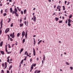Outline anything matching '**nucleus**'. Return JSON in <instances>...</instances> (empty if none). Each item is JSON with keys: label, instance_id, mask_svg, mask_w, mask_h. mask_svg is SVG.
<instances>
[{"label": "nucleus", "instance_id": "13", "mask_svg": "<svg viewBox=\"0 0 73 73\" xmlns=\"http://www.w3.org/2000/svg\"><path fill=\"white\" fill-rule=\"evenodd\" d=\"M68 23H70L72 22V21L70 19H68Z\"/></svg>", "mask_w": 73, "mask_h": 73}, {"label": "nucleus", "instance_id": "43", "mask_svg": "<svg viewBox=\"0 0 73 73\" xmlns=\"http://www.w3.org/2000/svg\"><path fill=\"white\" fill-rule=\"evenodd\" d=\"M7 66H5V69H6L7 68Z\"/></svg>", "mask_w": 73, "mask_h": 73}, {"label": "nucleus", "instance_id": "21", "mask_svg": "<svg viewBox=\"0 0 73 73\" xmlns=\"http://www.w3.org/2000/svg\"><path fill=\"white\" fill-rule=\"evenodd\" d=\"M36 65V63H35V64H33V66L34 67H35Z\"/></svg>", "mask_w": 73, "mask_h": 73}, {"label": "nucleus", "instance_id": "14", "mask_svg": "<svg viewBox=\"0 0 73 73\" xmlns=\"http://www.w3.org/2000/svg\"><path fill=\"white\" fill-rule=\"evenodd\" d=\"M25 39H26L24 38L23 39V41H22V42H23V44H24V43L25 42Z\"/></svg>", "mask_w": 73, "mask_h": 73}, {"label": "nucleus", "instance_id": "3", "mask_svg": "<svg viewBox=\"0 0 73 73\" xmlns=\"http://www.w3.org/2000/svg\"><path fill=\"white\" fill-rule=\"evenodd\" d=\"M9 28L7 29L5 31V33H7L9 31Z\"/></svg>", "mask_w": 73, "mask_h": 73}, {"label": "nucleus", "instance_id": "38", "mask_svg": "<svg viewBox=\"0 0 73 73\" xmlns=\"http://www.w3.org/2000/svg\"><path fill=\"white\" fill-rule=\"evenodd\" d=\"M27 53H28V52H27L26 51L25 52L24 54L25 55L26 54H27Z\"/></svg>", "mask_w": 73, "mask_h": 73}, {"label": "nucleus", "instance_id": "64", "mask_svg": "<svg viewBox=\"0 0 73 73\" xmlns=\"http://www.w3.org/2000/svg\"><path fill=\"white\" fill-rule=\"evenodd\" d=\"M12 63V62H9V64H10L11 63Z\"/></svg>", "mask_w": 73, "mask_h": 73}, {"label": "nucleus", "instance_id": "45", "mask_svg": "<svg viewBox=\"0 0 73 73\" xmlns=\"http://www.w3.org/2000/svg\"><path fill=\"white\" fill-rule=\"evenodd\" d=\"M15 11H13V13H12V14L13 15L14 14V13H15Z\"/></svg>", "mask_w": 73, "mask_h": 73}, {"label": "nucleus", "instance_id": "48", "mask_svg": "<svg viewBox=\"0 0 73 73\" xmlns=\"http://www.w3.org/2000/svg\"><path fill=\"white\" fill-rule=\"evenodd\" d=\"M21 13L22 15L23 14V11H21Z\"/></svg>", "mask_w": 73, "mask_h": 73}, {"label": "nucleus", "instance_id": "50", "mask_svg": "<svg viewBox=\"0 0 73 73\" xmlns=\"http://www.w3.org/2000/svg\"><path fill=\"white\" fill-rule=\"evenodd\" d=\"M42 65H43V63H44V61L43 60H42Z\"/></svg>", "mask_w": 73, "mask_h": 73}, {"label": "nucleus", "instance_id": "54", "mask_svg": "<svg viewBox=\"0 0 73 73\" xmlns=\"http://www.w3.org/2000/svg\"><path fill=\"white\" fill-rule=\"evenodd\" d=\"M15 37V35H13V36H12V38H14Z\"/></svg>", "mask_w": 73, "mask_h": 73}, {"label": "nucleus", "instance_id": "31", "mask_svg": "<svg viewBox=\"0 0 73 73\" xmlns=\"http://www.w3.org/2000/svg\"><path fill=\"white\" fill-rule=\"evenodd\" d=\"M23 60H22L21 61V64H23Z\"/></svg>", "mask_w": 73, "mask_h": 73}, {"label": "nucleus", "instance_id": "51", "mask_svg": "<svg viewBox=\"0 0 73 73\" xmlns=\"http://www.w3.org/2000/svg\"><path fill=\"white\" fill-rule=\"evenodd\" d=\"M36 60H37L38 61L39 60V58H36Z\"/></svg>", "mask_w": 73, "mask_h": 73}, {"label": "nucleus", "instance_id": "36", "mask_svg": "<svg viewBox=\"0 0 73 73\" xmlns=\"http://www.w3.org/2000/svg\"><path fill=\"white\" fill-rule=\"evenodd\" d=\"M41 72L40 70L38 71L37 72V73H39Z\"/></svg>", "mask_w": 73, "mask_h": 73}, {"label": "nucleus", "instance_id": "8", "mask_svg": "<svg viewBox=\"0 0 73 73\" xmlns=\"http://www.w3.org/2000/svg\"><path fill=\"white\" fill-rule=\"evenodd\" d=\"M55 20L56 21H57L59 20V19L58 18L56 17L55 18Z\"/></svg>", "mask_w": 73, "mask_h": 73}, {"label": "nucleus", "instance_id": "15", "mask_svg": "<svg viewBox=\"0 0 73 73\" xmlns=\"http://www.w3.org/2000/svg\"><path fill=\"white\" fill-rule=\"evenodd\" d=\"M5 51L6 52H7V45H5Z\"/></svg>", "mask_w": 73, "mask_h": 73}, {"label": "nucleus", "instance_id": "58", "mask_svg": "<svg viewBox=\"0 0 73 73\" xmlns=\"http://www.w3.org/2000/svg\"><path fill=\"white\" fill-rule=\"evenodd\" d=\"M32 61V59L31 58V59L30 60V62H31Z\"/></svg>", "mask_w": 73, "mask_h": 73}, {"label": "nucleus", "instance_id": "19", "mask_svg": "<svg viewBox=\"0 0 73 73\" xmlns=\"http://www.w3.org/2000/svg\"><path fill=\"white\" fill-rule=\"evenodd\" d=\"M7 15V14L6 13H4L3 14V16H5Z\"/></svg>", "mask_w": 73, "mask_h": 73}, {"label": "nucleus", "instance_id": "29", "mask_svg": "<svg viewBox=\"0 0 73 73\" xmlns=\"http://www.w3.org/2000/svg\"><path fill=\"white\" fill-rule=\"evenodd\" d=\"M43 56H44V57H43V61H44V60H45V57L44 55Z\"/></svg>", "mask_w": 73, "mask_h": 73}, {"label": "nucleus", "instance_id": "56", "mask_svg": "<svg viewBox=\"0 0 73 73\" xmlns=\"http://www.w3.org/2000/svg\"><path fill=\"white\" fill-rule=\"evenodd\" d=\"M22 21V19H20V23H21Z\"/></svg>", "mask_w": 73, "mask_h": 73}, {"label": "nucleus", "instance_id": "47", "mask_svg": "<svg viewBox=\"0 0 73 73\" xmlns=\"http://www.w3.org/2000/svg\"><path fill=\"white\" fill-rule=\"evenodd\" d=\"M66 64L68 65H70V64L69 63H68V62H66Z\"/></svg>", "mask_w": 73, "mask_h": 73}, {"label": "nucleus", "instance_id": "55", "mask_svg": "<svg viewBox=\"0 0 73 73\" xmlns=\"http://www.w3.org/2000/svg\"><path fill=\"white\" fill-rule=\"evenodd\" d=\"M1 72H2L3 73L4 72V71L3 70H2Z\"/></svg>", "mask_w": 73, "mask_h": 73}, {"label": "nucleus", "instance_id": "30", "mask_svg": "<svg viewBox=\"0 0 73 73\" xmlns=\"http://www.w3.org/2000/svg\"><path fill=\"white\" fill-rule=\"evenodd\" d=\"M10 40L11 41H12L13 40V39L11 37L10 38Z\"/></svg>", "mask_w": 73, "mask_h": 73}, {"label": "nucleus", "instance_id": "16", "mask_svg": "<svg viewBox=\"0 0 73 73\" xmlns=\"http://www.w3.org/2000/svg\"><path fill=\"white\" fill-rule=\"evenodd\" d=\"M23 48H21L20 50V54H21V52L23 51Z\"/></svg>", "mask_w": 73, "mask_h": 73}, {"label": "nucleus", "instance_id": "23", "mask_svg": "<svg viewBox=\"0 0 73 73\" xmlns=\"http://www.w3.org/2000/svg\"><path fill=\"white\" fill-rule=\"evenodd\" d=\"M8 12V10H7V9H5V13H7Z\"/></svg>", "mask_w": 73, "mask_h": 73}, {"label": "nucleus", "instance_id": "28", "mask_svg": "<svg viewBox=\"0 0 73 73\" xmlns=\"http://www.w3.org/2000/svg\"><path fill=\"white\" fill-rule=\"evenodd\" d=\"M25 39H26V38H27V34H25Z\"/></svg>", "mask_w": 73, "mask_h": 73}, {"label": "nucleus", "instance_id": "32", "mask_svg": "<svg viewBox=\"0 0 73 73\" xmlns=\"http://www.w3.org/2000/svg\"><path fill=\"white\" fill-rule=\"evenodd\" d=\"M8 47H9V48H11V46L10 45V44H8Z\"/></svg>", "mask_w": 73, "mask_h": 73}, {"label": "nucleus", "instance_id": "9", "mask_svg": "<svg viewBox=\"0 0 73 73\" xmlns=\"http://www.w3.org/2000/svg\"><path fill=\"white\" fill-rule=\"evenodd\" d=\"M33 64H32V65H31V69L33 70V68L34 67L33 66Z\"/></svg>", "mask_w": 73, "mask_h": 73}, {"label": "nucleus", "instance_id": "18", "mask_svg": "<svg viewBox=\"0 0 73 73\" xmlns=\"http://www.w3.org/2000/svg\"><path fill=\"white\" fill-rule=\"evenodd\" d=\"M26 11H27L26 10V9H25V10L24 11V14H25Z\"/></svg>", "mask_w": 73, "mask_h": 73}, {"label": "nucleus", "instance_id": "2", "mask_svg": "<svg viewBox=\"0 0 73 73\" xmlns=\"http://www.w3.org/2000/svg\"><path fill=\"white\" fill-rule=\"evenodd\" d=\"M33 56H36V52L35 49L34 48H33Z\"/></svg>", "mask_w": 73, "mask_h": 73}, {"label": "nucleus", "instance_id": "10", "mask_svg": "<svg viewBox=\"0 0 73 73\" xmlns=\"http://www.w3.org/2000/svg\"><path fill=\"white\" fill-rule=\"evenodd\" d=\"M15 14L16 16L18 17L19 16L18 14H17V13L15 12Z\"/></svg>", "mask_w": 73, "mask_h": 73}, {"label": "nucleus", "instance_id": "57", "mask_svg": "<svg viewBox=\"0 0 73 73\" xmlns=\"http://www.w3.org/2000/svg\"><path fill=\"white\" fill-rule=\"evenodd\" d=\"M67 22H68V21L67 20H66L65 21V23L66 24L67 23Z\"/></svg>", "mask_w": 73, "mask_h": 73}, {"label": "nucleus", "instance_id": "17", "mask_svg": "<svg viewBox=\"0 0 73 73\" xmlns=\"http://www.w3.org/2000/svg\"><path fill=\"white\" fill-rule=\"evenodd\" d=\"M42 40H40L38 42V44H39L41 42H42Z\"/></svg>", "mask_w": 73, "mask_h": 73}, {"label": "nucleus", "instance_id": "1", "mask_svg": "<svg viewBox=\"0 0 73 73\" xmlns=\"http://www.w3.org/2000/svg\"><path fill=\"white\" fill-rule=\"evenodd\" d=\"M2 26H3V19H2L1 20V27H0L1 30L0 31V34L1 35L2 33L1 28H2Z\"/></svg>", "mask_w": 73, "mask_h": 73}, {"label": "nucleus", "instance_id": "40", "mask_svg": "<svg viewBox=\"0 0 73 73\" xmlns=\"http://www.w3.org/2000/svg\"><path fill=\"white\" fill-rule=\"evenodd\" d=\"M69 19H71L72 17V16H69Z\"/></svg>", "mask_w": 73, "mask_h": 73}, {"label": "nucleus", "instance_id": "62", "mask_svg": "<svg viewBox=\"0 0 73 73\" xmlns=\"http://www.w3.org/2000/svg\"><path fill=\"white\" fill-rule=\"evenodd\" d=\"M66 3H67V1H65V4H66Z\"/></svg>", "mask_w": 73, "mask_h": 73}, {"label": "nucleus", "instance_id": "6", "mask_svg": "<svg viewBox=\"0 0 73 73\" xmlns=\"http://www.w3.org/2000/svg\"><path fill=\"white\" fill-rule=\"evenodd\" d=\"M3 41H1V43L0 44V46L1 47H2L3 46Z\"/></svg>", "mask_w": 73, "mask_h": 73}, {"label": "nucleus", "instance_id": "42", "mask_svg": "<svg viewBox=\"0 0 73 73\" xmlns=\"http://www.w3.org/2000/svg\"><path fill=\"white\" fill-rule=\"evenodd\" d=\"M13 23H11V27H12L13 26Z\"/></svg>", "mask_w": 73, "mask_h": 73}, {"label": "nucleus", "instance_id": "11", "mask_svg": "<svg viewBox=\"0 0 73 73\" xmlns=\"http://www.w3.org/2000/svg\"><path fill=\"white\" fill-rule=\"evenodd\" d=\"M15 13H17V10L16 8H15Z\"/></svg>", "mask_w": 73, "mask_h": 73}, {"label": "nucleus", "instance_id": "35", "mask_svg": "<svg viewBox=\"0 0 73 73\" xmlns=\"http://www.w3.org/2000/svg\"><path fill=\"white\" fill-rule=\"evenodd\" d=\"M70 70H73V67H70Z\"/></svg>", "mask_w": 73, "mask_h": 73}, {"label": "nucleus", "instance_id": "22", "mask_svg": "<svg viewBox=\"0 0 73 73\" xmlns=\"http://www.w3.org/2000/svg\"><path fill=\"white\" fill-rule=\"evenodd\" d=\"M63 10H65V7L64 6H63Z\"/></svg>", "mask_w": 73, "mask_h": 73}, {"label": "nucleus", "instance_id": "46", "mask_svg": "<svg viewBox=\"0 0 73 73\" xmlns=\"http://www.w3.org/2000/svg\"><path fill=\"white\" fill-rule=\"evenodd\" d=\"M2 66L3 67H4V63H2Z\"/></svg>", "mask_w": 73, "mask_h": 73}, {"label": "nucleus", "instance_id": "24", "mask_svg": "<svg viewBox=\"0 0 73 73\" xmlns=\"http://www.w3.org/2000/svg\"><path fill=\"white\" fill-rule=\"evenodd\" d=\"M20 33H18L17 34V36L18 37H19V36L20 35Z\"/></svg>", "mask_w": 73, "mask_h": 73}, {"label": "nucleus", "instance_id": "20", "mask_svg": "<svg viewBox=\"0 0 73 73\" xmlns=\"http://www.w3.org/2000/svg\"><path fill=\"white\" fill-rule=\"evenodd\" d=\"M23 25V23H21L20 24V27H22Z\"/></svg>", "mask_w": 73, "mask_h": 73}, {"label": "nucleus", "instance_id": "60", "mask_svg": "<svg viewBox=\"0 0 73 73\" xmlns=\"http://www.w3.org/2000/svg\"><path fill=\"white\" fill-rule=\"evenodd\" d=\"M10 58V56H8L7 58V59H8L9 58Z\"/></svg>", "mask_w": 73, "mask_h": 73}, {"label": "nucleus", "instance_id": "27", "mask_svg": "<svg viewBox=\"0 0 73 73\" xmlns=\"http://www.w3.org/2000/svg\"><path fill=\"white\" fill-rule=\"evenodd\" d=\"M68 26H71V24H70V23H68Z\"/></svg>", "mask_w": 73, "mask_h": 73}, {"label": "nucleus", "instance_id": "37", "mask_svg": "<svg viewBox=\"0 0 73 73\" xmlns=\"http://www.w3.org/2000/svg\"><path fill=\"white\" fill-rule=\"evenodd\" d=\"M7 62H8L9 63V59H8V60H7Z\"/></svg>", "mask_w": 73, "mask_h": 73}, {"label": "nucleus", "instance_id": "49", "mask_svg": "<svg viewBox=\"0 0 73 73\" xmlns=\"http://www.w3.org/2000/svg\"><path fill=\"white\" fill-rule=\"evenodd\" d=\"M3 12V10L2 9H1V13H2Z\"/></svg>", "mask_w": 73, "mask_h": 73}, {"label": "nucleus", "instance_id": "12", "mask_svg": "<svg viewBox=\"0 0 73 73\" xmlns=\"http://www.w3.org/2000/svg\"><path fill=\"white\" fill-rule=\"evenodd\" d=\"M1 52L3 55L5 54L4 52L3 51H1Z\"/></svg>", "mask_w": 73, "mask_h": 73}, {"label": "nucleus", "instance_id": "52", "mask_svg": "<svg viewBox=\"0 0 73 73\" xmlns=\"http://www.w3.org/2000/svg\"><path fill=\"white\" fill-rule=\"evenodd\" d=\"M25 24V25H26V24H27V22L26 21H25V22H24Z\"/></svg>", "mask_w": 73, "mask_h": 73}, {"label": "nucleus", "instance_id": "39", "mask_svg": "<svg viewBox=\"0 0 73 73\" xmlns=\"http://www.w3.org/2000/svg\"><path fill=\"white\" fill-rule=\"evenodd\" d=\"M5 66H7V62H5Z\"/></svg>", "mask_w": 73, "mask_h": 73}, {"label": "nucleus", "instance_id": "26", "mask_svg": "<svg viewBox=\"0 0 73 73\" xmlns=\"http://www.w3.org/2000/svg\"><path fill=\"white\" fill-rule=\"evenodd\" d=\"M62 20L60 21L59 22V23H62Z\"/></svg>", "mask_w": 73, "mask_h": 73}, {"label": "nucleus", "instance_id": "25", "mask_svg": "<svg viewBox=\"0 0 73 73\" xmlns=\"http://www.w3.org/2000/svg\"><path fill=\"white\" fill-rule=\"evenodd\" d=\"M33 17H34L33 19L36 20V17L35 15H33Z\"/></svg>", "mask_w": 73, "mask_h": 73}, {"label": "nucleus", "instance_id": "41", "mask_svg": "<svg viewBox=\"0 0 73 73\" xmlns=\"http://www.w3.org/2000/svg\"><path fill=\"white\" fill-rule=\"evenodd\" d=\"M13 35L12 34H10V37H12V36H13Z\"/></svg>", "mask_w": 73, "mask_h": 73}, {"label": "nucleus", "instance_id": "4", "mask_svg": "<svg viewBox=\"0 0 73 73\" xmlns=\"http://www.w3.org/2000/svg\"><path fill=\"white\" fill-rule=\"evenodd\" d=\"M25 32H24V31H23L22 33V39L23 37L25 35Z\"/></svg>", "mask_w": 73, "mask_h": 73}, {"label": "nucleus", "instance_id": "7", "mask_svg": "<svg viewBox=\"0 0 73 73\" xmlns=\"http://www.w3.org/2000/svg\"><path fill=\"white\" fill-rule=\"evenodd\" d=\"M12 66H10L9 68V70H11V69L12 68Z\"/></svg>", "mask_w": 73, "mask_h": 73}, {"label": "nucleus", "instance_id": "63", "mask_svg": "<svg viewBox=\"0 0 73 73\" xmlns=\"http://www.w3.org/2000/svg\"><path fill=\"white\" fill-rule=\"evenodd\" d=\"M56 7V5H54V8H55Z\"/></svg>", "mask_w": 73, "mask_h": 73}, {"label": "nucleus", "instance_id": "53", "mask_svg": "<svg viewBox=\"0 0 73 73\" xmlns=\"http://www.w3.org/2000/svg\"><path fill=\"white\" fill-rule=\"evenodd\" d=\"M59 8V5H58L57 7V9H58V8Z\"/></svg>", "mask_w": 73, "mask_h": 73}, {"label": "nucleus", "instance_id": "34", "mask_svg": "<svg viewBox=\"0 0 73 73\" xmlns=\"http://www.w3.org/2000/svg\"><path fill=\"white\" fill-rule=\"evenodd\" d=\"M11 52H7V54H9L11 53Z\"/></svg>", "mask_w": 73, "mask_h": 73}, {"label": "nucleus", "instance_id": "44", "mask_svg": "<svg viewBox=\"0 0 73 73\" xmlns=\"http://www.w3.org/2000/svg\"><path fill=\"white\" fill-rule=\"evenodd\" d=\"M9 70H7V73H9Z\"/></svg>", "mask_w": 73, "mask_h": 73}, {"label": "nucleus", "instance_id": "5", "mask_svg": "<svg viewBox=\"0 0 73 73\" xmlns=\"http://www.w3.org/2000/svg\"><path fill=\"white\" fill-rule=\"evenodd\" d=\"M10 12L11 13H12L13 10L12 7H11L10 8Z\"/></svg>", "mask_w": 73, "mask_h": 73}, {"label": "nucleus", "instance_id": "61", "mask_svg": "<svg viewBox=\"0 0 73 73\" xmlns=\"http://www.w3.org/2000/svg\"><path fill=\"white\" fill-rule=\"evenodd\" d=\"M9 21H11V18H9Z\"/></svg>", "mask_w": 73, "mask_h": 73}, {"label": "nucleus", "instance_id": "33", "mask_svg": "<svg viewBox=\"0 0 73 73\" xmlns=\"http://www.w3.org/2000/svg\"><path fill=\"white\" fill-rule=\"evenodd\" d=\"M38 71V70H35V72H34V73H36Z\"/></svg>", "mask_w": 73, "mask_h": 73}, {"label": "nucleus", "instance_id": "59", "mask_svg": "<svg viewBox=\"0 0 73 73\" xmlns=\"http://www.w3.org/2000/svg\"><path fill=\"white\" fill-rule=\"evenodd\" d=\"M27 56H29V55H28V53H27Z\"/></svg>", "mask_w": 73, "mask_h": 73}]
</instances>
